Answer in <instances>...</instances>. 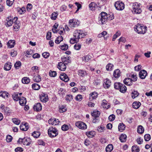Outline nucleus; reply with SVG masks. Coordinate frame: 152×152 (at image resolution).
<instances>
[{"instance_id":"nucleus-1","label":"nucleus","mask_w":152,"mask_h":152,"mask_svg":"<svg viewBox=\"0 0 152 152\" xmlns=\"http://www.w3.org/2000/svg\"><path fill=\"white\" fill-rule=\"evenodd\" d=\"M135 31L138 34H145L147 31V27L143 25L137 24L134 27Z\"/></svg>"},{"instance_id":"nucleus-2","label":"nucleus","mask_w":152,"mask_h":152,"mask_svg":"<svg viewBox=\"0 0 152 152\" xmlns=\"http://www.w3.org/2000/svg\"><path fill=\"white\" fill-rule=\"evenodd\" d=\"M87 35V33L81 30H76L73 33V36L74 37L79 39L84 37Z\"/></svg>"},{"instance_id":"nucleus-3","label":"nucleus","mask_w":152,"mask_h":152,"mask_svg":"<svg viewBox=\"0 0 152 152\" xmlns=\"http://www.w3.org/2000/svg\"><path fill=\"white\" fill-rule=\"evenodd\" d=\"M132 12L134 14H140L142 12L140 4L137 2L134 3L132 6Z\"/></svg>"},{"instance_id":"nucleus-4","label":"nucleus","mask_w":152,"mask_h":152,"mask_svg":"<svg viewBox=\"0 0 152 152\" xmlns=\"http://www.w3.org/2000/svg\"><path fill=\"white\" fill-rule=\"evenodd\" d=\"M108 18L107 14L105 12H102L99 15L98 22L99 24H103L106 21Z\"/></svg>"},{"instance_id":"nucleus-5","label":"nucleus","mask_w":152,"mask_h":152,"mask_svg":"<svg viewBox=\"0 0 152 152\" xmlns=\"http://www.w3.org/2000/svg\"><path fill=\"white\" fill-rule=\"evenodd\" d=\"M48 133L50 137H54L58 135V130L55 128L50 127L48 130Z\"/></svg>"},{"instance_id":"nucleus-6","label":"nucleus","mask_w":152,"mask_h":152,"mask_svg":"<svg viewBox=\"0 0 152 152\" xmlns=\"http://www.w3.org/2000/svg\"><path fill=\"white\" fill-rule=\"evenodd\" d=\"M20 143H23L24 145L29 146L31 143V140L29 138H19L18 141Z\"/></svg>"},{"instance_id":"nucleus-7","label":"nucleus","mask_w":152,"mask_h":152,"mask_svg":"<svg viewBox=\"0 0 152 152\" xmlns=\"http://www.w3.org/2000/svg\"><path fill=\"white\" fill-rule=\"evenodd\" d=\"M115 6L117 10H122L124 9L125 5L122 2L118 1L115 2Z\"/></svg>"},{"instance_id":"nucleus-8","label":"nucleus","mask_w":152,"mask_h":152,"mask_svg":"<svg viewBox=\"0 0 152 152\" xmlns=\"http://www.w3.org/2000/svg\"><path fill=\"white\" fill-rule=\"evenodd\" d=\"M69 26L70 28H74L78 26L79 23L77 20L75 19H70L69 22Z\"/></svg>"},{"instance_id":"nucleus-9","label":"nucleus","mask_w":152,"mask_h":152,"mask_svg":"<svg viewBox=\"0 0 152 152\" xmlns=\"http://www.w3.org/2000/svg\"><path fill=\"white\" fill-rule=\"evenodd\" d=\"M75 126L79 129L85 130L87 128L86 124L82 121H77L75 123Z\"/></svg>"},{"instance_id":"nucleus-10","label":"nucleus","mask_w":152,"mask_h":152,"mask_svg":"<svg viewBox=\"0 0 152 152\" xmlns=\"http://www.w3.org/2000/svg\"><path fill=\"white\" fill-rule=\"evenodd\" d=\"M39 97L41 101L43 102H47L48 99V95L44 93H41L39 96Z\"/></svg>"},{"instance_id":"nucleus-11","label":"nucleus","mask_w":152,"mask_h":152,"mask_svg":"<svg viewBox=\"0 0 152 152\" xmlns=\"http://www.w3.org/2000/svg\"><path fill=\"white\" fill-rule=\"evenodd\" d=\"M121 75V72L120 70L119 69H116L113 72V78L115 80L118 79Z\"/></svg>"},{"instance_id":"nucleus-12","label":"nucleus","mask_w":152,"mask_h":152,"mask_svg":"<svg viewBox=\"0 0 152 152\" xmlns=\"http://www.w3.org/2000/svg\"><path fill=\"white\" fill-rule=\"evenodd\" d=\"M66 64L62 62L58 63L57 65V67L60 70L64 71L66 69Z\"/></svg>"},{"instance_id":"nucleus-13","label":"nucleus","mask_w":152,"mask_h":152,"mask_svg":"<svg viewBox=\"0 0 152 152\" xmlns=\"http://www.w3.org/2000/svg\"><path fill=\"white\" fill-rule=\"evenodd\" d=\"M111 85V81L110 80L106 78L104 80L103 86L105 88H108Z\"/></svg>"},{"instance_id":"nucleus-14","label":"nucleus","mask_w":152,"mask_h":152,"mask_svg":"<svg viewBox=\"0 0 152 152\" xmlns=\"http://www.w3.org/2000/svg\"><path fill=\"white\" fill-rule=\"evenodd\" d=\"M20 129L22 131H27L29 128V126L27 123L23 122L20 124Z\"/></svg>"},{"instance_id":"nucleus-15","label":"nucleus","mask_w":152,"mask_h":152,"mask_svg":"<svg viewBox=\"0 0 152 152\" xmlns=\"http://www.w3.org/2000/svg\"><path fill=\"white\" fill-rule=\"evenodd\" d=\"M60 79L62 80L67 82L69 80V78L67 75L65 73H61L60 76Z\"/></svg>"},{"instance_id":"nucleus-16","label":"nucleus","mask_w":152,"mask_h":152,"mask_svg":"<svg viewBox=\"0 0 152 152\" xmlns=\"http://www.w3.org/2000/svg\"><path fill=\"white\" fill-rule=\"evenodd\" d=\"M147 75V72L145 70H141L139 73V77L142 79L145 78Z\"/></svg>"},{"instance_id":"nucleus-17","label":"nucleus","mask_w":152,"mask_h":152,"mask_svg":"<svg viewBox=\"0 0 152 152\" xmlns=\"http://www.w3.org/2000/svg\"><path fill=\"white\" fill-rule=\"evenodd\" d=\"M6 23L5 24L6 27H9L11 26L13 23L12 18L11 17H8L6 19Z\"/></svg>"},{"instance_id":"nucleus-18","label":"nucleus","mask_w":152,"mask_h":152,"mask_svg":"<svg viewBox=\"0 0 152 152\" xmlns=\"http://www.w3.org/2000/svg\"><path fill=\"white\" fill-rule=\"evenodd\" d=\"M132 79L129 78H126L123 81L125 85L128 86H130L132 85Z\"/></svg>"},{"instance_id":"nucleus-19","label":"nucleus","mask_w":152,"mask_h":152,"mask_svg":"<svg viewBox=\"0 0 152 152\" xmlns=\"http://www.w3.org/2000/svg\"><path fill=\"white\" fill-rule=\"evenodd\" d=\"M98 93L96 92H93L91 93L89 95V99L91 100L95 99L97 97Z\"/></svg>"},{"instance_id":"nucleus-20","label":"nucleus","mask_w":152,"mask_h":152,"mask_svg":"<svg viewBox=\"0 0 152 152\" xmlns=\"http://www.w3.org/2000/svg\"><path fill=\"white\" fill-rule=\"evenodd\" d=\"M34 109L37 111H39L41 110L42 106L41 104L39 103H37L34 106Z\"/></svg>"},{"instance_id":"nucleus-21","label":"nucleus","mask_w":152,"mask_h":152,"mask_svg":"<svg viewBox=\"0 0 152 152\" xmlns=\"http://www.w3.org/2000/svg\"><path fill=\"white\" fill-rule=\"evenodd\" d=\"M100 114V112L96 110H94L91 113V115L93 118L99 117Z\"/></svg>"},{"instance_id":"nucleus-22","label":"nucleus","mask_w":152,"mask_h":152,"mask_svg":"<svg viewBox=\"0 0 152 152\" xmlns=\"http://www.w3.org/2000/svg\"><path fill=\"white\" fill-rule=\"evenodd\" d=\"M102 106L103 108L106 109H108L110 107V105L107 102V101L105 99L103 100L102 103Z\"/></svg>"},{"instance_id":"nucleus-23","label":"nucleus","mask_w":152,"mask_h":152,"mask_svg":"<svg viewBox=\"0 0 152 152\" xmlns=\"http://www.w3.org/2000/svg\"><path fill=\"white\" fill-rule=\"evenodd\" d=\"M98 7L97 4L93 2H91L89 5L90 9L92 11L95 10V8H97Z\"/></svg>"},{"instance_id":"nucleus-24","label":"nucleus","mask_w":152,"mask_h":152,"mask_svg":"<svg viewBox=\"0 0 152 152\" xmlns=\"http://www.w3.org/2000/svg\"><path fill=\"white\" fill-rule=\"evenodd\" d=\"M7 45L8 48H13L15 45V41L14 40H10L8 42Z\"/></svg>"},{"instance_id":"nucleus-25","label":"nucleus","mask_w":152,"mask_h":152,"mask_svg":"<svg viewBox=\"0 0 152 152\" xmlns=\"http://www.w3.org/2000/svg\"><path fill=\"white\" fill-rule=\"evenodd\" d=\"M61 60L63 63L67 65L68 63H70V60L69 58L67 56L66 57H63L61 58Z\"/></svg>"},{"instance_id":"nucleus-26","label":"nucleus","mask_w":152,"mask_h":152,"mask_svg":"<svg viewBox=\"0 0 152 152\" xmlns=\"http://www.w3.org/2000/svg\"><path fill=\"white\" fill-rule=\"evenodd\" d=\"M125 125L123 123H120L118 126V131L122 132L125 130Z\"/></svg>"},{"instance_id":"nucleus-27","label":"nucleus","mask_w":152,"mask_h":152,"mask_svg":"<svg viewBox=\"0 0 152 152\" xmlns=\"http://www.w3.org/2000/svg\"><path fill=\"white\" fill-rule=\"evenodd\" d=\"M26 102V98L24 97H22L19 99V103L22 106H23L25 105Z\"/></svg>"},{"instance_id":"nucleus-28","label":"nucleus","mask_w":152,"mask_h":152,"mask_svg":"<svg viewBox=\"0 0 152 152\" xmlns=\"http://www.w3.org/2000/svg\"><path fill=\"white\" fill-rule=\"evenodd\" d=\"M118 90L121 93H125L126 91L127 88L124 85L121 84L120 88Z\"/></svg>"},{"instance_id":"nucleus-29","label":"nucleus","mask_w":152,"mask_h":152,"mask_svg":"<svg viewBox=\"0 0 152 152\" xmlns=\"http://www.w3.org/2000/svg\"><path fill=\"white\" fill-rule=\"evenodd\" d=\"M141 104L139 102L135 101L132 104L133 107L135 109H137L141 105Z\"/></svg>"},{"instance_id":"nucleus-30","label":"nucleus","mask_w":152,"mask_h":152,"mask_svg":"<svg viewBox=\"0 0 152 152\" xmlns=\"http://www.w3.org/2000/svg\"><path fill=\"white\" fill-rule=\"evenodd\" d=\"M9 94L5 91H1L0 92V96L5 98H8Z\"/></svg>"},{"instance_id":"nucleus-31","label":"nucleus","mask_w":152,"mask_h":152,"mask_svg":"<svg viewBox=\"0 0 152 152\" xmlns=\"http://www.w3.org/2000/svg\"><path fill=\"white\" fill-rule=\"evenodd\" d=\"M22 82L23 84H28L30 82V79L28 77H24L22 78Z\"/></svg>"},{"instance_id":"nucleus-32","label":"nucleus","mask_w":152,"mask_h":152,"mask_svg":"<svg viewBox=\"0 0 152 152\" xmlns=\"http://www.w3.org/2000/svg\"><path fill=\"white\" fill-rule=\"evenodd\" d=\"M33 80L35 82L39 83L41 80V77L40 75H35L33 77Z\"/></svg>"},{"instance_id":"nucleus-33","label":"nucleus","mask_w":152,"mask_h":152,"mask_svg":"<svg viewBox=\"0 0 152 152\" xmlns=\"http://www.w3.org/2000/svg\"><path fill=\"white\" fill-rule=\"evenodd\" d=\"M12 65L10 63H6L4 66V69L6 70H9L11 68Z\"/></svg>"},{"instance_id":"nucleus-34","label":"nucleus","mask_w":152,"mask_h":152,"mask_svg":"<svg viewBox=\"0 0 152 152\" xmlns=\"http://www.w3.org/2000/svg\"><path fill=\"white\" fill-rule=\"evenodd\" d=\"M139 95V94L137 91L134 90L131 93V96L133 99L138 96Z\"/></svg>"},{"instance_id":"nucleus-35","label":"nucleus","mask_w":152,"mask_h":152,"mask_svg":"<svg viewBox=\"0 0 152 152\" xmlns=\"http://www.w3.org/2000/svg\"><path fill=\"white\" fill-rule=\"evenodd\" d=\"M113 65L111 63H109L106 66V68L107 71H111L113 69Z\"/></svg>"},{"instance_id":"nucleus-36","label":"nucleus","mask_w":152,"mask_h":152,"mask_svg":"<svg viewBox=\"0 0 152 152\" xmlns=\"http://www.w3.org/2000/svg\"><path fill=\"white\" fill-rule=\"evenodd\" d=\"M113 146L111 144H109L107 146L106 148V152H110L113 149Z\"/></svg>"},{"instance_id":"nucleus-37","label":"nucleus","mask_w":152,"mask_h":152,"mask_svg":"<svg viewBox=\"0 0 152 152\" xmlns=\"http://www.w3.org/2000/svg\"><path fill=\"white\" fill-rule=\"evenodd\" d=\"M91 57L89 55L84 56L83 57V61L85 62H88L91 59Z\"/></svg>"},{"instance_id":"nucleus-38","label":"nucleus","mask_w":152,"mask_h":152,"mask_svg":"<svg viewBox=\"0 0 152 152\" xmlns=\"http://www.w3.org/2000/svg\"><path fill=\"white\" fill-rule=\"evenodd\" d=\"M144 129L141 125H139L137 127V132L139 134H142L143 133Z\"/></svg>"},{"instance_id":"nucleus-39","label":"nucleus","mask_w":152,"mask_h":152,"mask_svg":"<svg viewBox=\"0 0 152 152\" xmlns=\"http://www.w3.org/2000/svg\"><path fill=\"white\" fill-rule=\"evenodd\" d=\"M126 136L125 134H122L120 135L119 139L121 142H123L126 141Z\"/></svg>"},{"instance_id":"nucleus-40","label":"nucleus","mask_w":152,"mask_h":152,"mask_svg":"<svg viewBox=\"0 0 152 152\" xmlns=\"http://www.w3.org/2000/svg\"><path fill=\"white\" fill-rule=\"evenodd\" d=\"M58 15L57 12H54L52 13L50 16L51 19L53 20H56L57 18Z\"/></svg>"},{"instance_id":"nucleus-41","label":"nucleus","mask_w":152,"mask_h":152,"mask_svg":"<svg viewBox=\"0 0 152 152\" xmlns=\"http://www.w3.org/2000/svg\"><path fill=\"white\" fill-rule=\"evenodd\" d=\"M79 75L82 77H84L86 76L87 75L86 72L81 70H80L78 71Z\"/></svg>"},{"instance_id":"nucleus-42","label":"nucleus","mask_w":152,"mask_h":152,"mask_svg":"<svg viewBox=\"0 0 152 152\" xmlns=\"http://www.w3.org/2000/svg\"><path fill=\"white\" fill-rule=\"evenodd\" d=\"M40 133L38 131H34L32 134V136L35 138H37L40 136Z\"/></svg>"},{"instance_id":"nucleus-43","label":"nucleus","mask_w":152,"mask_h":152,"mask_svg":"<svg viewBox=\"0 0 152 152\" xmlns=\"http://www.w3.org/2000/svg\"><path fill=\"white\" fill-rule=\"evenodd\" d=\"M32 88L35 90H38L40 88V86L39 85L36 83L32 84Z\"/></svg>"},{"instance_id":"nucleus-44","label":"nucleus","mask_w":152,"mask_h":152,"mask_svg":"<svg viewBox=\"0 0 152 152\" xmlns=\"http://www.w3.org/2000/svg\"><path fill=\"white\" fill-rule=\"evenodd\" d=\"M86 134L88 137L92 138L94 137V133L92 131L88 132H86Z\"/></svg>"},{"instance_id":"nucleus-45","label":"nucleus","mask_w":152,"mask_h":152,"mask_svg":"<svg viewBox=\"0 0 152 152\" xmlns=\"http://www.w3.org/2000/svg\"><path fill=\"white\" fill-rule=\"evenodd\" d=\"M130 77L132 79V81L135 82L137 80V77L136 74H131L130 76Z\"/></svg>"},{"instance_id":"nucleus-46","label":"nucleus","mask_w":152,"mask_h":152,"mask_svg":"<svg viewBox=\"0 0 152 152\" xmlns=\"http://www.w3.org/2000/svg\"><path fill=\"white\" fill-rule=\"evenodd\" d=\"M59 47L61 50H66L68 48V45L66 44H64L63 45H60Z\"/></svg>"},{"instance_id":"nucleus-47","label":"nucleus","mask_w":152,"mask_h":152,"mask_svg":"<svg viewBox=\"0 0 152 152\" xmlns=\"http://www.w3.org/2000/svg\"><path fill=\"white\" fill-rule=\"evenodd\" d=\"M102 36L104 37V40L107 39V38L109 37V34L107 35V32L105 31H104L102 33Z\"/></svg>"},{"instance_id":"nucleus-48","label":"nucleus","mask_w":152,"mask_h":152,"mask_svg":"<svg viewBox=\"0 0 152 152\" xmlns=\"http://www.w3.org/2000/svg\"><path fill=\"white\" fill-rule=\"evenodd\" d=\"M63 40V37L61 36H58L55 41V42L56 44H59Z\"/></svg>"},{"instance_id":"nucleus-49","label":"nucleus","mask_w":152,"mask_h":152,"mask_svg":"<svg viewBox=\"0 0 152 152\" xmlns=\"http://www.w3.org/2000/svg\"><path fill=\"white\" fill-rule=\"evenodd\" d=\"M26 12V9L25 7H23L22 8H19L18 10V12L19 14H23Z\"/></svg>"},{"instance_id":"nucleus-50","label":"nucleus","mask_w":152,"mask_h":152,"mask_svg":"<svg viewBox=\"0 0 152 152\" xmlns=\"http://www.w3.org/2000/svg\"><path fill=\"white\" fill-rule=\"evenodd\" d=\"M121 84L120 83L116 82L114 84V88L115 89L117 90H119L120 88V86H121Z\"/></svg>"},{"instance_id":"nucleus-51","label":"nucleus","mask_w":152,"mask_h":152,"mask_svg":"<svg viewBox=\"0 0 152 152\" xmlns=\"http://www.w3.org/2000/svg\"><path fill=\"white\" fill-rule=\"evenodd\" d=\"M79 41L78 39L74 37L73 38H72L70 39V42L71 44H73L75 43L78 42Z\"/></svg>"},{"instance_id":"nucleus-52","label":"nucleus","mask_w":152,"mask_h":152,"mask_svg":"<svg viewBox=\"0 0 152 152\" xmlns=\"http://www.w3.org/2000/svg\"><path fill=\"white\" fill-rule=\"evenodd\" d=\"M39 68L37 66H33L31 68V70L32 72L36 73H37L39 72Z\"/></svg>"},{"instance_id":"nucleus-53","label":"nucleus","mask_w":152,"mask_h":152,"mask_svg":"<svg viewBox=\"0 0 152 152\" xmlns=\"http://www.w3.org/2000/svg\"><path fill=\"white\" fill-rule=\"evenodd\" d=\"M81 47V45L79 43H76L74 47V48L76 50H79Z\"/></svg>"},{"instance_id":"nucleus-54","label":"nucleus","mask_w":152,"mask_h":152,"mask_svg":"<svg viewBox=\"0 0 152 152\" xmlns=\"http://www.w3.org/2000/svg\"><path fill=\"white\" fill-rule=\"evenodd\" d=\"M121 35V33L120 31H118L114 35L112 39L113 41H114L118 37Z\"/></svg>"},{"instance_id":"nucleus-55","label":"nucleus","mask_w":152,"mask_h":152,"mask_svg":"<svg viewBox=\"0 0 152 152\" xmlns=\"http://www.w3.org/2000/svg\"><path fill=\"white\" fill-rule=\"evenodd\" d=\"M14 29H15V31H17L20 28L19 23H18L17 22L15 23V22H14Z\"/></svg>"},{"instance_id":"nucleus-56","label":"nucleus","mask_w":152,"mask_h":152,"mask_svg":"<svg viewBox=\"0 0 152 152\" xmlns=\"http://www.w3.org/2000/svg\"><path fill=\"white\" fill-rule=\"evenodd\" d=\"M132 152H139L140 149L136 145H133L132 148Z\"/></svg>"},{"instance_id":"nucleus-57","label":"nucleus","mask_w":152,"mask_h":152,"mask_svg":"<svg viewBox=\"0 0 152 152\" xmlns=\"http://www.w3.org/2000/svg\"><path fill=\"white\" fill-rule=\"evenodd\" d=\"M13 122L15 124L18 125L20 123V120L17 118H14L12 119Z\"/></svg>"},{"instance_id":"nucleus-58","label":"nucleus","mask_w":152,"mask_h":152,"mask_svg":"<svg viewBox=\"0 0 152 152\" xmlns=\"http://www.w3.org/2000/svg\"><path fill=\"white\" fill-rule=\"evenodd\" d=\"M49 73L50 76L51 77H55L57 75V73L56 71L50 70Z\"/></svg>"},{"instance_id":"nucleus-59","label":"nucleus","mask_w":152,"mask_h":152,"mask_svg":"<svg viewBox=\"0 0 152 152\" xmlns=\"http://www.w3.org/2000/svg\"><path fill=\"white\" fill-rule=\"evenodd\" d=\"M83 98L82 96L80 94L77 95L75 97L76 100L79 102L81 101L82 100Z\"/></svg>"},{"instance_id":"nucleus-60","label":"nucleus","mask_w":152,"mask_h":152,"mask_svg":"<svg viewBox=\"0 0 152 152\" xmlns=\"http://www.w3.org/2000/svg\"><path fill=\"white\" fill-rule=\"evenodd\" d=\"M21 62L20 61L16 62L14 65L15 68L17 69H18L21 66Z\"/></svg>"},{"instance_id":"nucleus-61","label":"nucleus","mask_w":152,"mask_h":152,"mask_svg":"<svg viewBox=\"0 0 152 152\" xmlns=\"http://www.w3.org/2000/svg\"><path fill=\"white\" fill-rule=\"evenodd\" d=\"M12 98L13 99L16 101H18L19 100L20 98L18 94H16L15 93L12 96Z\"/></svg>"},{"instance_id":"nucleus-62","label":"nucleus","mask_w":152,"mask_h":152,"mask_svg":"<svg viewBox=\"0 0 152 152\" xmlns=\"http://www.w3.org/2000/svg\"><path fill=\"white\" fill-rule=\"evenodd\" d=\"M66 110V108L64 106H61L60 107L59 111L60 113H63Z\"/></svg>"},{"instance_id":"nucleus-63","label":"nucleus","mask_w":152,"mask_h":152,"mask_svg":"<svg viewBox=\"0 0 152 152\" xmlns=\"http://www.w3.org/2000/svg\"><path fill=\"white\" fill-rule=\"evenodd\" d=\"M151 138V136L149 134H146L144 135V139L145 141H149Z\"/></svg>"},{"instance_id":"nucleus-64","label":"nucleus","mask_w":152,"mask_h":152,"mask_svg":"<svg viewBox=\"0 0 152 152\" xmlns=\"http://www.w3.org/2000/svg\"><path fill=\"white\" fill-rule=\"evenodd\" d=\"M73 99V96L71 95H69L66 96V99L68 101H70Z\"/></svg>"}]
</instances>
